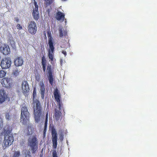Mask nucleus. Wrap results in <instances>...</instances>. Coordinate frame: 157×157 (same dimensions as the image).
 Wrapping results in <instances>:
<instances>
[{
	"instance_id": "30",
	"label": "nucleus",
	"mask_w": 157,
	"mask_h": 157,
	"mask_svg": "<svg viewBox=\"0 0 157 157\" xmlns=\"http://www.w3.org/2000/svg\"><path fill=\"white\" fill-rule=\"evenodd\" d=\"M3 124V121L1 116H0V129L1 128Z\"/></svg>"
},
{
	"instance_id": "14",
	"label": "nucleus",
	"mask_w": 157,
	"mask_h": 157,
	"mask_svg": "<svg viewBox=\"0 0 157 157\" xmlns=\"http://www.w3.org/2000/svg\"><path fill=\"white\" fill-rule=\"evenodd\" d=\"M7 97L5 91L3 90H0V104H2L5 101Z\"/></svg>"
},
{
	"instance_id": "39",
	"label": "nucleus",
	"mask_w": 157,
	"mask_h": 157,
	"mask_svg": "<svg viewBox=\"0 0 157 157\" xmlns=\"http://www.w3.org/2000/svg\"><path fill=\"white\" fill-rule=\"evenodd\" d=\"M44 35L45 36V37H46V33H44Z\"/></svg>"
},
{
	"instance_id": "41",
	"label": "nucleus",
	"mask_w": 157,
	"mask_h": 157,
	"mask_svg": "<svg viewBox=\"0 0 157 157\" xmlns=\"http://www.w3.org/2000/svg\"><path fill=\"white\" fill-rule=\"evenodd\" d=\"M63 0L64 1H66L67 0Z\"/></svg>"
},
{
	"instance_id": "33",
	"label": "nucleus",
	"mask_w": 157,
	"mask_h": 157,
	"mask_svg": "<svg viewBox=\"0 0 157 157\" xmlns=\"http://www.w3.org/2000/svg\"><path fill=\"white\" fill-rule=\"evenodd\" d=\"M52 157H58L56 151H54L52 152Z\"/></svg>"
},
{
	"instance_id": "12",
	"label": "nucleus",
	"mask_w": 157,
	"mask_h": 157,
	"mask_svg": "<svg viewBox=\"0 0 157 157\" xmlns=\"http://www.w3.org/2000/svg\"><path fill=\"white\" fill-rule=\"evenodd\" d=\"M1 53L4 55L6 56L10 54V48L7 44H5L0 48Z\"/></svg>"
},
{
	"instance_id": "11",
	"label": "nucleus",
	"mask_w": 157,
	"mask_h": 157,
	"mask_svg": "<svg viewBox=\"0 0 157 157\" xmlns=\"http://www.w3.org/2000/svg\"><path fill=\"white\" fill-rule=\"evenodd\" d=\"M21 89L22 93L25 95L29 92V87L27 81L24 80L22 82L21 84Z\"/></svg>"
},
{
	"instance_id": "27",
	"label": "nucleus",
	"mask_w": 157,
	"mask_h": 157,
	"mask_svg": "<svg viewBox=\"0 0 157 157\" xmlns=\"http://www.w3.org/2000/svg\"><path fill=\"white\" fill-rule=\"evenodd\" d=\"M34 4L35 6V8L33 10V11L38 12V6L37 4V2L35 1H34Z\"/></svg>"
},
{
	"instance_id": "18",
	"label": "nucleus",
	"mask_w": 157,
	"mask_h": 157,
	"mask_svg": "<svg viewBox=\"0 0 157 157\" xmlns=\"http://www.w3.org/2000/svg\"><path fill=\"white\" fill-rule=\"evenodd\" d=\"M56 18L57 20H60L62 19L64 20L65 18L64 14L60 11H58L56 14Z\"/></svg>"
},
{
	"instance_id": "1",
	"label": "nucleus",
	"mask_w": 157,
	"mask_h": 157,
	"mask_svg": "<svg viewBox=\"0 0 157 157\" xmlns=\"http://www.w3.org/2000/svg\"><path fill=\"white\" fill-rule=\"evenodd\" d=\"M36 96V92L34 89L33 91V114L35 122L38 123L40 121L42 117L43 109L40 101L37 99H35Z\"/></svg>"
},
{
	"instance_id": "4",
	"label": "nucleus",
	"mask_w": 157,
	"mask_h": 157,
	"mask_svg": "<svg viewBox=\"0 0 157 157\" xmlns=\"http://www.w3.org/2000/svg\"><path fill=\"white\" fill-rule=\"evenodd\" d=\"M33 153H34L38 149V141L36 136H33L29 139L28 143Z\"/></svg>"
},
{
	"instance_id": "21",
	"label": "nucleus",
	"mask_w": 157,
	"mask_h": 157,
	"mask_svg": "<svg viewBox=\"0 0 157 157\" xmlns=\"http://www.w3.org/2000/svg\"><path fill=\"white\" fill-rule=\"evenodd\" d=\"M32 15L34 20L36 21L38 20L39 17V12L33 11Z\"/></svg>"
},
{
	"instance_id": "3",
	"label": "nucleus",
	"mask_w": 157,
	"mask_h": 157,
	"mask_svg": "<svg viewBox=\"0 0 157 157\" xmlns=\"http://www.w3.org/2000/svg\"><path fill=\"white\" fill-rule=\"evenodd\" d=\"M21 121L24 125H26L29 122L30 114L25 105H21Z\"/></svg>"
},
{
	"instance_id": "7",
	"label": "nucleus",
	"mask_w": 157,
	"mask_h": 157,
	"mask_svg": "<svg viewBox=\"0 0 157 157\" xmlns=\"http://www.w3.org/2000/svg\"><path fill=\"white\" fill-rule=\"evenodd\" d=\"M27 29L28 32L31 34H35L37 31L36 24L34 21H31L28 24Z\"/></svg>"
},
{
	"instance_id": "32",
	"label": "nucleus",
	"mask_w": 157,
	"mask_h": 157,
	"mask_svg": "<svg viewBox=\"0 0 157 157\" xmlns=\"http://www.w3.org/2000/svg\"><path fill=\"white\" fill-rule=\"evenodd\" d=\"M13 75H15L17 76L19 74V72L18 71V70H16L13 72Z\"/></svg>"
},
{
	"instance_id": "42",
	"label": "nucleus",
	"mask_w": 157,
	"mask_h": 157,
	"mask_svg": "<svg viewBox=\"0 0 157 157\" xmlns=\"http://www.w3.org/2000/svg\"><path fill=\"white\" fill-rule=\"evenodd\" d=\"M33 0L34 1H35V0Z\"/></svg>"
},
{
	"instance_id": "16",
	"label": "nucleus",
	"mask_w": 157,
	"mask_h": 157,
	"mask_svg": "<svg viewBox=\"0 0 157 157\" xmlns=\"http://www.w3.org/2000/svg\"><path fill=\"white\" fill-rule=\"evenodd\" d=\"M23 61L21 57H18L15 59L14 61L15 65L16 66H20L23 64Z\"/></svg>"
},
{
	"instance_id": "17",
	"label": "nucleus",
	"mask_w": 157,
	"mask_h": 157,
	"mask_svg": "<svg viewBox=\"0 0 157 157\" xmlns=\"http://www.w3.org/2000/svg\"><path fill=\"white\" fill-rule=\"evenodd\" d=\"M62 113L59 110L55 109V113L54 114V117L55 119L58 121L59 120L61 116Z\"/></svg>"
},
{
	"instance_id": "37",
	"label": "nucleus",
	"mask_w": 157,
	"mask_h": 157,
	"mask_svg": "<svg viewBox=\"0 0 157 157\" xmlns=\"http://www.w3.org/2000/svg\"><path fill=\"white\" fill-rule=\"evenodd\" d=\"M62 52L63 54L65 56H66L67 53L66 51H62Z\"/></svg>"
},
{
	"instance_id": "25",
	"label": "nucleus",
	"mask_w": 157,
	"mask_h": 157,
	"mask_svg": "<svg viewBox=\"0 0 157 157\" xmlns=\"http://www.w3.org/2000/svg\"><path fill=\"white\" fill-rule=\"evenodd\" d=\"M6 74V72L2 70H0V78H2L4 77Z\"/></svg>"
},
{
	"instance_id": "13",
	"label": "nucleus",
	"mask_w": 157,
	"mask_h": 157,
	"mask_svg": "<svg viewBox=\"0 0 157 157\" xmlns=\"http://www.w3.org/2000/svg\"><path fill=\"white\" fill-rule=\"evenodd\" d=\"M39 86L40 90L41 98L43 99L44 98V94H45V86L43 81H40L39 83Z\"/></svg>"
},
{
	"instance_id": "24",
	"label": "nucleus",
	"mask_w": 157,
	"mask_h": 157,
	"mask_svg": "<svg viewBox=\"0 0 157 157\" xmlns=\"http://www.w3.org/2000/svg\"><path fill=\"white\" fill-rule=\"evenodd\" d=\"M48 111L47 112V113L46 115L45 116V123H44V128L47 129V122L48 121Z\"/></svg>"
},
{
	"instance_id": "29",
	"label": "nucleus",
	"mask_w": 157,
	"mask_h": 157,
	"mask_svg": "<svg viewBox=\"0 0 157 157\" xmlns=\"http://www.w3.org/2000/svg\"><path fill=\"white\" fill-rule=\"evenodd\" d=\"M46 2V5L49 6L53 3L54 0H44Z\"/></svg>"
},
{
	"instance_id": "10",
	"label": "nucleus",
	"mask_w": 157,
	"mask_h": 157,
	"mask_svg": "<svg viewBox=\"0 0 157 157\" xmlns=\"http://www.w3.org/2000/svg\"><path fill=\"white\" fill-rule=\"evenodd\" d=\"M54 95L55 100L58 103V106L59 110H60L61 109L62 104L60 101L61 96L60 94L58 89H56L54 91Z\"/></svg>"
},
{
	"instance_id": "31",
	"label": "nucleus",
	"mask_w": 157,
	"mask_h": 157,
	"mask_svg": "<svg viewBox=\"0 0 157 157\" xmlns=\"http://www.w3.org/2000/svg\"><path fill=\"white\" fill-rule=\"evenodd\" d=\"M40 76L39 74L37 73L36 75L35 76V78L36 80L39 81L40 79Z\"/></svg>"
},
{
	"instance_id": "19",
	"label": "nucleus",
	"mask_w": 157,
	"mask_h": 157,
	"mask_svg": "<svg viewBox=\"0 0 157 157\" xmlns=\"http://www.w3.org/2000/svg\"><path fill=\"white\" fill-rule=\"evenodd\" d=\"M47 61L44 56L41 58V63L42 66V68L44 72L46 71V66Z\"/></svg>"
},
{
	"instance_id": "20",
	"label": "nucleus",
	"mask_w": 157,
	"mask_h": 157,
	"mask_svg": "<svg viewBox=\"0 0 157 157\" xmlns=\"http://www.w3.org/2000/svg\"><path fill=\"white\" fill-rule=\"evenodd\" d=\"M59 37L61 38L63 36H66L67 35V32L63 30L61 27L59 29Z\"/></svg>"
},
{
	"instance_id": "23",
	"label": "nucleus",
	"mask_w": 157,
	"mask_h": 157,
	"mask_svg": "<svg viewBox=\"0 0 157 157\" xmlns=\"http://www.w3.org/2000/svg\"><path fill=\"white\" fill-rule=\"evenodd\" d=\"M11 114L9 112H6L5 114V118L6 120L9 121L11 119Z\"/></svg>"
},
{
	"instance_id": "2",
	"label": "nucleus",
	"mask_w": 157,
	"mask_h": 157,
	"mask_svg": "<svg viewBox=\"0 0 157 157\" xmlns=\"http://www.w3.org/2000/svg\"><path fill=\"white\" fill-rule=\"evenodd\" d=\"M47 34L48 37V44L49 47L48 55L51 63L52 64L54 63V53L55 48L53 39L51 33L49 31H48L47 32Z\"/></svg>"
},
{
	"instance_id": "40",
	"label": "nucleus",
	"mask_w": 157,
	"mask_h": 157,
	"mask_svg": "<svg viewBox=\"0 0 157 157\" xmlns=\"http://www.w3.org/2000/svg\"><path fill=\"white\" fill-rule=\"evenodd\" d=\"M4 157H8L7 156V155H5L4 156Z\"/></svg>"
},
{
	"instance_id": "35",
	"label": "nucleus",
	"mask_w": 157,
	"mask_h": 157,
	"mask_svg": "<svg viewBox=\"0 0 157 157\" xmlns=\"http://www.w3.org/2000/svg\"><path fill=\"white\" fill-rule=\"evenodd\" d=\"M16 26L18 29H22V26H21L19 24H17V25Z\"/></svg>"
},
{
	"instance_id": "8",
	"label": "nucleus",
	"mask_w": 157,
	"mask_h": 157,
	"mask_svg": "<svg viewBox=\"0 0 157 157\" xmlns=\"http://www.w3.org/2000/svg\"><path fill=\"white\" fill-rule=\"evenodd\" d=\"M52 134V147L53 148L56 149L57 145V134L56 131L54 127H52L51 129Z\"/></svg>"
},
{
	"instance_id": "6",
	"label": "nucleus",
	"mask_w": 157,
	"mask_h": 157,
	"mask_svg": "<svg viewBox=\"0 0 157 157\" xmlns=\"http://www.w3.org/2000/svg\"><path fill=\"white\" fill-rule=\"evenodd\" d=\"M11 61L10 58L7 57L3 58L1 62L0 66L3 69H9L11 66Z\"/></svg>"
},
{
	"instance_id": "26",
	"label": "nucleus",
	"mask_w": 157,
	"mask_h": 157,
	"mask_svg": "<svg viewBox=\"0 0 157 157\" xmlns=\"http://www.w3.org/2000/svg\"><path fill=\"white\" fill-rule=\"evenodd\" d=\"M47 69L48 71L49 75L52 74L51 66V65H48L47 66Z\"/></svg>"
},
{
	"instance_id": "34",
	"label": "nucleus",
	"mask_w": 157,
	"mask_h": 157,
	"mask_svg": "<svg viewBox=\"0 0 157 157\" xmlns=\"http://www.w3.org/2000/svg\"><path fill=\"white\" fill-rule=\"evenodd\" d=\"M59 139L61 141L63 140V134H60L59 135Z\"/></svg>"
},
{
	"instance_id": "36",
	"label": "nucleus",
	"mask_w": 157,
	"mask_h": 157,
	"mask_svg": "<svg viewBox=\"0 0 157 157\" xmlns=\"http://www.w3.org/2000/svg\"><path fill=\"white\" fill-rule=\"evenodd\" d=\"M46 129H47L44 128V130L43 131V135L44 137H45V136L46 132Z\"/></svg>"
},
{
	"instance_id": "28",
	"label": "nucleus",
	"mask_w": 157,
	"mask_h": 157,
	"mask_svg": "<svg viewBox=\"0 0 157 157\" xmlns=\"http://www.w3.org/2000/svg\"><path fill=\"white\" fill-rule=\"evenodd\" d=\"M20 155V152L19 151H15L14 153L13 157H18Z\"/></svg>"
},
{
	"instance_id": "9",
	"label": "nucleus",
	"mask_w": 157,
	"mask_h": 157,
	"mask_svg": "<svg viewBox=\"0 0 157 157\" xmlns=\"http://www.w3.org/2000/svg\"><path fill=\"white\" fill-rule=\"evenodd\" d=\"M14 140L13 137L12 136H4V140L3 141V147L5 149L11 145Z\"/></svg>"
},
{
	"instance_id": "22",
	"label": "nucleus",
	"mask_w": 157,
	"mask_h": 157,
	"mask_svg": "<svg viewBox=\"0 0 157 157\" xmlns=\"http://www.w3.org/2000/svg\"><path fill=\"white\" fill-rule=\"evenodd\" d=\"M48 79L50 84L52 85L53 82L54 78L52 74L49 75Z\"/></svg>"
},
{
	"instance_id": "38",
	"label": "nucleus",
	"mask_w": 157,
	"mask_h": 157,
	"mask_svg": "<svg viewBox=\"0 0 157 157\" xmlns=\"http://www.w3.org/2000/svg\"><path fill=\"white\" fill-rule=\"evenodd\" d=\"M15 20L17 22H18L19 21V19L18 18H16Z\"/></svg>"
},
{
	"instance_id": "5",
	"label": "nucleus",
	"mask_w": 157,
	"mask_h": 157,
	"mask_svg": "<svg viewBox=\"0 0 157 157\" xmlns=\"http://www.w3.org/2000/svg\"><path fill=\"white\" fill-rule=\"evenodd\" d=\"M0 82L3 87L8 89H10L14 85L13 80L10 78H3L1 79Z\"/></svg>"
},
{
	"instance_id": "15",
	"label": "nucleus",
	"mask_w": 157,
	"mask_h": 157,
	"mask_svg": "<svg viewBox=\"0 0 157 157\" xmlns=\"http://www.w3.org/2000/svg\"><path fill=\"white\" fill-rule=\"evenodd\" d=\"M12 130L11 127L9 125H6L3 130L4 136H8V134L10 133Z\"/></svg>"
}]
</instances>
